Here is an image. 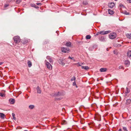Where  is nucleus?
I'll return each instance as SVG.
<instances>
[{"label": "nucleus", "mask_w": 131, "mask_h": 131, "mask_svg": "<svg viewBox=\"0 0 131 131\" xmlns=\"http://www.w3.org/2000/svg\"><path fill=\"white\" fill-rule=\"evenodd\" d=\"M13 39L15 43L16 44H18L20 42V37L18 36L14 37Z\"/></svg>", "instance_id": "nucleus-1"}, {"label": "nucleus", "mask_w": 131, "mask_h": 131, "mask_svg": "<svg viewBox=\"0 0 131 131\" xmlns=\"http://www.w3.org/2000/svg\"><path fill=\"white\" fill-rule=\"evenodd\" d=\"M100 40L103 41H105V38L103 36H101L100 38Z\"/></svg>", "instance_id": "nucleus-16"}, {"label": "nucleus", "mask_w": 131, "mask_h": 131, "mask_svg": "<svg viewBox=\"0 0 131 131\" xmlns=\"http://www.w3.org/2000/svg\"><path fill=\"white\" fill-rule=\"evenodd\" d=\"M61 51L64 53H68L69 52V49L68 48L63 47L61 48Z\"/></svg>", "instance_id": "nucleus-4"}, {"label": "nucleus", "mask_w": 131, "mask_h": 131, "mask_svg": "<svg viewBox=\"0 0 131 131\" xmlns=\"http://www.w3.org/2000/svg\"><path fill=\"white\" fill-rule=\"evenodd\" d=\"M45 63L47 67L49 69V70H50L52 69V66L50 63L48 62L46 60H45Z\"/></svg>", "instance_id": "nucleus-3"}, {"label": "nucleus", "mask_w": 131, "mask_h": 131, "mask_svg": "<svg viewBox=\"0 0 131 131\" xmlns=\"http://www.w3.org/2000/svg\"><path fill=\"white\" fill-rule=\"evenodd\" d=\"M32 4V5L31 6H33V7H35V4Z\"/></svg>", "instance_id": "nucleus-45"}, {"label": "nucleus", "mask_w": 131, "mask_h": 131, "mask_svg": "<svg viewBox=\"0 0 131 131\" xmlns=\"http://www.w3.org/2000/svg\"><path fill=\"white\" fill-rule=\"evenodd\" d=\"M9 6V4H5L4 5V7L6 8Z\"/></svg>", "instance_id": "nucleus-39"}, {"label": "nucleus", "mask_w": 131, "mask_h": 131, "mask_svg": "<svg viewBox=\"0 0 131 131\" xmlns=\"http://www.w3.org/2000/svg\"><path fill=\"white\" fill-rule=\"evenodd\" d=\"M68 58L69 59H72L73 60H74V61H75V60L74 59V58L73 57H71L69 56V57Z\"/></svg>", "instance_id": "nucleus-34"}, {"label": "nucleus", "mask_w": 131, "mask_h": 131, "mask_svg": "<svg viewBox=\"0 0 131 131\" xmlns=\"http://www.w3.org/2000/svg\"><path fill=\"white\" fill-rule=\"evenodd\" d=\"M125 63L126 65H128L127 66H129L130 64V62L129 60H126L125 61Z\"/></svg>", "instance_id": "nucleus-17"}, {"label": "nucleus", "mask_w": 131, "mask_h": 131, "mask_svg": "<svg viewBox=\"0 0 131 131\" xmlns=\"http://www.w3.org/2000/svg\"><path fill=\"white\" fill-rule=\"evenodd\" d=\"M127 102H129V103H130L131 102V101L130 100H127Z\"/></svg>", "instance_id": "nucleus-42"}, {"label": "nucleus", "mask_w": 131, "mask_h": 131, "mask_svg": "<svg viewBox=\"0 0 131 131\" xmlns=\"http://www.w3.org/2000/svg\"><path fill=\"white\" fill-rule=\"evenodd\" d=\"M73 86H76V87H77V85L76 84L75 81L74 82H73Z\"/></svg>", "instance_id": "nucleus-36"}, {"label": "nucleus", "mask_w": 131, "mask_h": 131, "mask_svg": "<svg viewBox=\"0 0 131 131\" xmlns=\"http://www.w3.org/2000/svg\"><path fill=\"white\" fill-rule=\"evenodd\" d=\"M3 63V62H0V65L2 64Z\"/></svg>", "instance_id": "nucleus-44"}, {"label": "nucleus", "mask_w": 131, "mask_h": 131, "mask_svg": "<svg viewBox=\"0 0 131 131\" xmlns=\"http://www.w3.org/2000/svg\"><path fill=\"white\" fill-rule=\"evenodd\" d=\"M36 4L37 5H38V6H41V5L42 4L41 3H36Z\"/></svg>", "instance_id": "nucleus-38"}, {"label": "nucleus", "mask_w": 131, "mask_h": 131, "mask_svg": "<svg viewBox=\"0 0 131 131\" xmlns=\"http://www.w3.org/2000/svg\"><path fill=\"white\" fill-rule=\"evenodd\" d=\"M124 14L126 15H128L129 14V13L127 12L126 11H125L124 12Z\"/></svg>", "instance_id": "nucleus-35"}, {"label": "nucleus", "mask_w": 131, "mask_h": 131, "mask_svg": "<svg viewBox=\"0 0 131 131\" xmlns=\"http://www.w3.org/2000/svg\"><path fill=\"white\" fill-rule=\"evenodd\" d=\"M49 60V62L50 63H52L53 62V60L51 58Z\"/></svg>", "instance_id": "nucleus-32"}, {"label": "nucleus", "mask_w": 131, "mask_h": 131, "mask_svg": "<svg viewBox=\"0 0 131 131\" xmlns=\"http://www.w3.org/2000/svg\"><path fill=\"white\" fill-rule=\"evenodd\" d=\"M28 41H29L27 39H24L22 40V42L23 44H26L27 43Z\"/></svg>", "instance_id": "nucleus-9"}, {"label": "nucleus", "mask_w": 131, "mask_h": 131, "mask_svg": "<svg viewBox=\"0 0 131 131\" xmlns=\"http://www.w3.org/2000/svg\"><path fill=\"white\" fill-rule=\"evenodd\" d=\"M75 79H76L75 77L74 76L73 77H72V78H71V81H75Z\"/></svg>", "instance_id": "nucleus-27"}, {"label": "nucleus", "mask_w": 131, "mask_h": 131, "mask_svg": "<svg viewBox=\"0 0 131 131\" xmlns=\"http://www.w3.org/2000/svg\"><path fill=\"white\" fill-rule=\"evenodd\" d=\"M123 129L124 131H128L127 128L125 127H123Z\"/></svg>", "instance_id": "nucleus-33"}, {"label": "nucleus", "mask_w": 131, "mask_h": 131, "mask_svg": "<svg viewBox=\"0 0 131 131\" xmlns=\"http://www.w3.org/2000/svg\"><path fill=\"white\" fill-rule=\"evenodd\" d=\"M21 2V0H16V3L17 4H19Z\"/></svg>", "instance_id": "nucleus-31"}, {"label": "nucleus", "mask_w": 131, "mask_h": 131, "mask_svg": "<svg viewBox=\"0 0 131 131\" xmlns=\"http://www.w3.org/2000/svg\"><path fill=\"white\" fill-rule=\"evenodd\" d=\"M58 62L59 64H61L63 66L65 64L64 61L62 59H60L58 60Z\"/></svg>", "instance_id": "nucleus-8"}, {"label": "nucleus", "mask_w": 131, "mask_h": 131, "mask_svg": "<svg viewBox=\"0 0 131 131\" xmlns=\"http://www.w3.org/2000/svg\"><path fill=\"white\" fill-rule=\"evenodd\" d=\"M127 2L128 3H131V0H127Z\"/></svg>", "instance_id": "nucleus-41"}, {"label": "nucleus", "mask_w": 131, "mask_h": 131, "mask_svg": "<svg viewBox=\"0 0 131 131\" xmlns=\"http://www.w3.org/2000/svg\"><path fill=\"white\" fill-rule=\"evenodd\" d=\"M91 38V36L90 35H87L86 36V39H90Z\"/></svg>", "instance_id": "nucleus-25"}, {"label": "nucleus", "mask_w": 131, "mask_h": 131, "mask_svg": "<svg viewBox=\"0 0 131 131\" xmlns=\"http://www.w3.org/2000/svg\"><path fill=\"white\" fill-rule=\"evenodd\" d=\"M126 91L125 92V93L126 94H127L129 92V90L128 89V88H126Z\"/></svg>", "instance_id": "nucleus-29"}, {"label": "nucleus", "mask_w": 131, "mask_h": 131, "mask_svg": "<svg viewBox=\"0 0 131 131\" xmlns=\"http://www.w3.org/2000/svg\"><path fill=\"white\" fill-rule=\"evenodd\" d=\"M82 68L83 69H84L86 70H87L89 69V67L87 66H82Z\"/></svg>", "instance_id": "nucleus-18"}, {"label": "nucleus", "mask_w": 131, "mask_h": 131, "mask_svg": "<svg viewBox=\"0 0 131 131\" xmlns=\"http://www.w3.org/2000/svg\"><path fill=\"white\" fill-rule=\"evenodd\" d=\"M118 131H122L121 129H119Z\"/></svg>", "instance_id": "nucleus-46"}, {"label": "nucleus", "mask_w": 131, "mask_h": 131, "mask_svg": "<svg viewBox=\"0 0 131 131\" xmlns=\"http://www.w3.org/2000/svg\"><path fill=\"white\" fill-rule=\"evenodd\" d=\"M127 55L128 57L130 58L131 59V51H129L127 52Z\"/></svg>", "instance_id": "nucleus-12"}, {"label": "nucleus", "mask_w": 131, "mask_h": 131, "mask_svg": "<svg viewBox=\"0 0 131 131\" xmlns=\"http://www.w3.org/2000/svg\"><path fill=\"white\" fill-rule=\"evenodd\" d=\"M9 101L11 104H14L15 102V100L14 99H9Z\"/></svg>", "instance_id": "nucleus-7"}, {"label": "nucleus", "mask_w": 131, "mask_h": 131, "mask_svg": "<svg viewBox=\"0 0 131 131\" xmlns=\"http://www.w3.org/2000/svg\"><path fill=\"white\" fill-rule=\"evenodd\" d=\"M119 68V69H121L122 68H123V67H122V66H120Z\"/></svg>", "instance_id": "nucleus-43"}, {"label": "nucleus", "mask_w": 131, "mask_h": 131, "mask_svg": "<svg viewBox=\"0 0 131 131\" xmlns=\"http://www.w3.org/2000/svg\"><path fill=\"white\" fill-rule=\"evenodd\" d=\"M115 51H114V54H115L116 53H115Z\"/></svg>", "instance_id": "nucleus-49"}, {"label": "nucleus", "mask_w": 131, "mask_h": 131, "mask_svg": "<svg viewBox=\"0 0 131 131\" xmlns=\"http://www.w3.org/2000/svg\"><path fill=\"white\" fill-rule=\"evenodd\" d=\"M54 95L55 96H60L61 95V94L60 92H58L57 93H55L54 94Z\"/></svg>", "instance_id": "nucleus-20"}, {"label": "nucleus", "mask_w": 131, "mask_h": 131, "mask_svg": "<svg viewBox=\"0 0 131 131\" xmlns=\"http://www.w3.org/2000/svg\"><path fill=\"white\" fill-rule=\"evenodd\" d=\"M71 43L70 42H67L66 44V46L67 47L70 46Z\"/></svg>", "instance_id": "nucleus-23"}, {"label": "nucleus", "mask_w": 131, "mask_h": 131, "mask_svg": "<svg viewBox=\"0 0 131 131\" xmlns=\"http://www.w3.org/2000/svg\"><path fill=\"white\" fill-rule=\"evenodd\" d=\"M100 118H99V119L98 120V121H100Z\"/></svg>", "instance_id": "nucleus-48"}, {"label": "nucleus", "mask_w": 131, "mask_h": 131, "mask_svg": "<svg viewBox=\"0 0 131 131\" xmlns=\"http://www.w3.org/2000/svg\"><path fill=\"white\" fill-rule=\"evenodd\" d=\"M117 36V34L115 32L111 33L109 35V38L110 39H113L115 38Z\"/></svg>", "instance_id": "nucleus-2"}, {"label": "nucleus", "mask_w": 131, "mask_h": 131, "mask_svg": "<svg viewBox=\"0 0 131 131\" xmlns=\"http://www.w3.org/2000/svg\"><path fill=\"white\" fill-rule=\"evenodd\" d=\"M34 107L35 106L33 105H30L29 106V108L31 109H33Z\"/></svg>", "instance_id": "nucleus-22"}, {"label": "nucleus", "mask_w": 131, "mask_h": 131, "mask_svg": "<svg viewBox=\"0 0 131 131\" xmlns=\"http://www.w3.org/2000/svg\"><path fill=\"white\" fill-rule=\"evenodd\" d=\"M108 11L109 14L110 15H112L114 13V11L110 9H108Z\"/></svg>", "instance_id": "nucleus-14"}, {"label": "nucleus", "mask_w": 131, "mask_h": 131, "mask_svg": "<svg viewBox=\"0 0 131 131\" xmlns=\"http://www.w3.org/2000/svg\"><path fill=\"white\" fill-rule=\"evenodd\" d=\"M36 89L37 91V92L38 93L40 94L41 92V89L39 86H37L36 88Z\"/></svg>", "instance_id": "nucleus-10"}, {"label": "nucleus", "mask_w": 131, "mask_h": 131, "mask_svg": "<svg viewBox=\"0 0 131 131\" xmlns=\"http://www.w3.org/2000/svg\"><path fill=\"white\" fill-rule=\"evenodd\" d=\"M126 35L127 38L131 39V34H127Z\"/></svg>", "instance_id": "nucleus-21"}, {"label": "nucleus", "mask_w": 131, "mask_h": 131, "mask_svg": "<svg viewBox=\"0 0 131 131\" xmlns=\"http://www.w3.org/2000/svg\"><path fill=\"white\" fill-rule=\"evenodd\" d=\"M12 116L13 117V119L14 120H15L16 119V117H15V114L14 113H12Z\"/></svg>", "instance_id": "nucleus-28"}, {"label": "nucleus", "mask_w": 131, "mask_h": 131, "mask_svg": "<svg viewBox=\"0 0 131 131\" xmlns=\"http://www.w3.org/2000/svg\"><path fill=\"white\" fill-rule=\"evenodd\" d=\"M5 115L3 113H0V117L2 118H4L5 116Z\"/></svg>", "instance_id": "nucleus-24"}, {"label": "nucleus", "mask_w": 131, "mask_h": 131, "mask_svg": "<svg viewBox=\"0 0 131 131\" xmlns=\"http://www.w3.org/2000/svg\"><path fill=\"white\" fill-rule=\"evenodd\" d=\"M100 31L97 32L96 34V35L97 36V35H99V34H100Z\"/></svg>", "instance_id": "nucleus-37"}, {"label": "nucleus", "mask_w": 131, "mask_h": 131, "mask_svg": "<svg viewBox=\"0 0 131 131\" xmlns=\"http://www.w3.org/2000/svg\"><path fill=\"white\" fill-rule=\"evenodd\" d=\"M83 4L84 5H86L88 4V3L86 1H84L83 2Z\"/></svg>", "instance_id": "nucleus-30"}, {"label": "nucleus", "mask_w": 131, "mask_h": 131, "mask_svg": "<svg viewBox=\"0 0 131 131\" xmlns=\"http://www.w3.org/2000/svg\"><path fill=\"white\" fill-rule=\"evenodd\" d=\"M100 34L105 35L111 32V31L110 30L104 31H100Z\"/></svg>", "instance_id": "nucleus-5"}, {"label": "nucleus", "mask_w": 131, "mask_h": 131, "mask_svg": "<svg viewBox=\"0 0 131 131\" xmlns=\"http://www.w3.org/2000/svg\"><path fill=\"white\" fill-rule=\"evenodd\" d=\"M67 123V122L65 120H63L61 123L62 125H65Z\"/></svg>", "instance_id": "nucleus-26"}, {"label": "nucleus", "mask_w": 131, "mask_h": 131, "mask_svg": "<svg viewBox=\"0 0 131 131\" xmlns=\"http://www.w3.org/2000/svg\"><path fill=\"white\" fill-rule=\"evenodd\" d=\"M46 58L47 59L49 60L51 58V57L49 56H47V57Z\"/></svg>", "instance_id": "nucleus-40"}, {"label": "nucleus", "mask_w": 131, "mask_h": 131, "mask_svg": "<svg viewBox=\"0 0 131 131\" xmlns=\"http://www.w3.org/2000/svg\"><path fill=\"white\" fill-rule=\"evenodd\" d=\"M27 63L28 67H31L32 65V64L31 62L29 60H28V62H27Z\"/></svg>", "instance_id": "nucleus-13"}, {"label": "nucleus", "mask_w": 131, "mask_h": 131, "mask_svg": "<svg viewBox=\"0 0 131 131\" xmlns=\"http://www.w3.org/2000/svg\"><path fill=\"white\" fill-rule=\"evenodd\" d=\"M5 94L4 92H1L0 93V96L2 97H3L5 96Z\"/></svg>", "instance_id": "nucleus-19"}, {"label": "nucleus", "mask_w": 131, "mask_h": 131, "mask_svg": "<svg viewBox=\"0 0 131 131\" xmlns=\"http://www.w3.org/2000/svg\"><path fill=\"white\" fill-rule=\"evenodd\" d=\"M108 5L110 8H112L114 6L115 4L113 2L109 3L108 4Z\"/></svg>", "instance_id": "nucleus-6"}, {"label": "nucleus", "mask_w": 131, "mask_h": 131, "mask_svg": "<svg viewBox=\"0 0 131 131\" xmlns=\"http://www.w3.org/2000/svg\"><path fill=\"white\" fill-rule=\"evenodd\" d=\"M83 64V63H79V62L74 64L76 65L77 67L82 66V65Z\"/></svg>", "instance_id": "nucleus-15"}, {"label": "nucleus", "mask_w": 131, "mask_h": 131, "mask_svg": "<svg viewBox=\"0 0 131 131\" xmlns=\"http://www.w3.org/2000/svg\"><path fill=\"white\" fill-rule=\"evenodd\" d=\"M107 70V69L106 68H102L100 70V71L101 72H106V71Z\"/></svg>", "instance_id": "nucleus-11"}, {"label": "nucleus", "mask_w": 131, "mask_h": 131, "mask_svg": "<svg viewBox=\"0 0 131 131\" xmlns=\"http://www.w3.org/2000/svg\"><path fill=\"white\" fill-rule=\"evenodd\" d=\"M26 97H27V98H28L29 96H28L27 95H26Z\"/></svg>", "instance_id": "nucleus-47"}]
</instances>
